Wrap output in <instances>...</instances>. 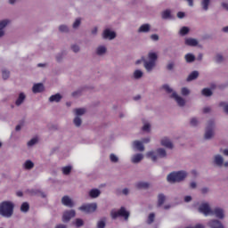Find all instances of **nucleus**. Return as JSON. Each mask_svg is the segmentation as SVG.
<instances>
[{
	"mask_svg": "<svg viewBox=\"0 0 228 228\" xmlns=\"http://www.w3.org/2000/svg\"><path fill=\"white\" fill-rule=\"evenodd\" d=\"M158 61V53L156 52H149L147 58L142 57L140 60L135 61V65H140L142 62L143 63V67L149 74L156 69V62Z\"/></svg>",
	"mask_w": 228,
	"mask_h": 228,
	"instance_id": "nucleus-1",
	"label": "nucleus"
},
{
	"mask_svg": "<svg viewBox=\"0 0 228 228\" xmlns=\"http://www.w3.org/2000/svg\"><path fill=\"white\" fill-rule=\"evenodd\" d=\"M167 150H165V148H158L155 151L152 150L146 153V158H148V159H151L153 163L158 162V159H167Z\"/></svg>",
	"mask_w": 228,
	"mask_h": 228,
	"instance_id": "nucleus-2",
	"label": "nucleus"
},
{
	"mask_svg": "<svg viewBox=\"0 0 228 228\" xmlns=\"http://www.w3.org/2000/svg\"><path fill=\"white\" fill-rule=\"evenodd\" d=\"M15 205L12 201H3L0 203V216L4 218H12Z\"/></svg>",
	"mask_w": 228,
	"mask_h": 228,
	"instance_id": "nucleus-3",
	"label": "nucleus"
},
{
	"mask_svg": "<svg viewBox=\"0 0 228 228\" xmlns=\"http://www.w3.org/2000/svg\"><path fill=\"white\" fill-rule=\"evenodd\" d=\"M188 176V173L186 171H176L172 172L167 176V183H181V181H184V178Z\"/></svg>",
	"mask_w": 228,
	"mask_h": 228,
	"instance_id": "nucleus-4",
	"label": "nucleus"
},
{
	"mask_svg": "<svg viewBox=\"0 0 228 228\" xmlns=\"http://www.w3.org/2000/svg\"><path fill=\"white\" fill-rule=\"evenodd\" d=\"M198 211L204 215V216H213V209L208 202H203L200 205Z\"/></svg>",
	"mask_w": 228,
	"mask_h": 228,
	"instance_id": "nucleus-5",
	"label": "nucleus"
},
{
	"mask_svg": "<svg viewBox=\"0 0 228 228\" xmlns=\"http://www.w3.org/2000/svg\"><path fill=\"white\" fill-rule=\"evenodd\" d=\"M78 209L83 213L90 215L91 213H95V211H97V203H86L80 206Z\"/></svg>",
	"mask_w": 228,
	"mask_h": 228,
	"instance_id": "nucleus-6",
	"label": "nucleus"
},
{
	"mask_svg": "<svg viewBox=\"0 0 228 228\" xmlns=\"http://www.w3.org/2000/svg\"><path fill=\"white\" fill-rule=\"evenodd\" d=\"M215 136V121H208L205 130V140H211Z\"/></svg>",
	"mask_w": 228,
	"mask_h": 228,
	"instance_id": "nucleus-7",
	"label": "nucleus"
},
{
	"mask_svg": "<svg viewBox=\"0 0 228 228\" xmlns=\"http://www.w3.org/2000/svg\"><path fill=\"white\" fill-rule=\"evenodd\" d=\"M110 215L112 218L115 220V218H118V216H123L125 220H127L129 218V213L124 207H122L119 210H112L110 212Z\"/></svg>",
	"mask_w": 228,
	"mask_h": 228,
	"instance_id": "nucleus-8",
	"label": "nucleus"
},
{
	"mask_svg": "<svg viewBox=\"0 0 228 228\" xmlns=\"http://www.w3.org/2000/svg\"><path fill=\"white\" fill-rule=\"evenodd\" d=\"M169 97L170 99L175 100V102H176L179 108H184L186 106V100L183 96L179 95V94L173 93Z\"/></svg>",
	"mask_w": 228,
	"mask_h": 228,
	"instance_id": "nucleus-9",
	"label": "nucleus"
},
{
	"mask_svg": "<svg viewBox=\"0 0 228 228\" xmlns=\"http://www.w3.org/2000/svg\"><path fill=\"white\" fill-rule=\"evenodd\" d=\"M103 40H115L117 38V32L111 30V28H105L102 34Z\"/></svg>",
	"mask_w": 228,
	"mask_h": 228,
	"instance_id": "nucleus-10",
	"label": "nucleus"
},
{
	"mask_svg": "<svg viewBox=\"0 0 228 228\" xmlns=\"http://www.w3.org/2000/svg\"><path fill=\"white\" fill-rule=\"evenodd\" d=\"M12 24L10 19H4L0 20V38H3L6 35V28Z\"/></svg>",
	"mask_w": 228,
	"mask_h": 228,
	"instance_id": "nucleus-11",
	"label": "nucleus"
},
{
	"mask_svg": "<svg viewBox=\"0 0 228 228\" xmlns=\"http://www.w3.org/2000/svg\"><path fill=\"white\" fill-rule=\"evenodd\" d=\"M212 216H216L219 220H224L225 218V210L224 208L216 207L212 209Z\"/></svg>",
	"mask_w": 228,
	"mask_h": 228,
	"instance_id": "nucleus-12",
	"label": "nucleus"
},
{
	"mask_svg": "<svg viewBox=\"0 0 228 228\" xmlns=\"http://www.w3.org/2000/svg\"><path fill=\"white\" fill-rule=\"evenodd\" d=\"M96 56L102 58L108 54V46L106 45H99L94 51Z\"/></svg>",
	"mask_w": 228,
	"mask_h": 228,
	"instance_id": "nucleus-13",
	"label": "nucleus"
},
{
	"mask_svg": "<svg viewBox=\"0 0 228 228\" xmlns=\"http://www.w3.org/2000/svg\"><path fill=\"white\" fill-rule=\"evenodd\" d=\"M74 216H76V210H66L62 215V222H64V224H67L68 222H70V220H72Z\"/></svg>",
	"mask_w": 228,
	"mask_h": 228,
	"instance_id": "nucleus-14",
	"label": "nucleus"
},
{
	"mask_svg": "<svg viewBox=\"0 0 228 228\" xmlns=\"http://www.w3.org/2000/svg\"><path fill=\"white\" fill-rule=\"evenodd\" d=\"M160 145L166 147V149H174V142H172V140L167 136L161 138Z\"/></svg>",
	"mask_w": 228,
	"mask_h": 228,
	"instance_id": "nucleus-15",
	"label": "nucleus"
},
{
	"mask_svg": "<svg viewBox=\"0 0 228 228\" xmlns=\"http://www.w3.org/2000/svg\"><path fill=\"white\" fill-rule=\"evenodd\" d=\"M132 147L139 152H143V151H145V146L143 145V142L140 140L134 141L132 142Z\"/></svg>",
	"mask_w": 228,
	"mask_h": 228,
	"instance_id": "nucleus-16",
	"label": "nucleus"
},
{
	"mask_svg": "<svg viewBox=\"0 0 228 228\" xmlns=\"http://www.w3.org/2000/svg\"><path fill=\"white\" fill-rule=\"evenodd\" d=\"M208 225L210 228H224L222 222H220L218 219H212L208 221Z\"/></svg>",
	"mask_w": 228,
	"mask_h": 228,
	"instance_id": "nucleus-17",
	"label": "nucleus"
},
{
	"mask_svg": "<svg viewBox=\"0 0 228 228\" xmlns=\"http://www.w3.org/2000/svg\"><path fill=\"white\" fill-rule=\"evenodd\" d=\"M88 197L90 199H99L101 197V190L97 188H93L88 191Z\"/></svg>",
	"mask_w": 228,
	"mask_h": 228,
	"instance_id": "nucleus-18",
	"label": "nucleus"
},
{
	"mask_svg": "<svg viewBox=\"0 0 228 228\" xmlns=\"http://www.w3.org/2000/svg\"><path fill=\"white\" fill-rule=\"evenodd\" d=\"M61 202L63 206H66L67 208H74L75 206L74 201L69 196L62 197Z\"/></svg>",
	"mask_w": 228,
	"mask_h": 228,
	"instance_id": "nucleus-19",
	"label": "nucleus"
},
{
	"mask_svg": "<svg viewBox=\"0 0 228 228\" xmlns=\"http://www.w3.org/2000/svg\"><path fill=\"white\" fill-rule=\"evenodd\" d=\"M142 160H143L142 153H136L131 157V163H134V165H137L138 163H140Z\"/></svg>",
	"mask_w": 228,
	"mask_h": 228,
	"instance_id": "nucleus-20",
	"label": "nucleus"
},
{
	"mask_svg": "<svg viewBox=\"0 0 228 228\" xmlns=\"http://www.w3.org/2000/svg\"><path fill=\"white\" fill-rule=\"evenodd\" d=\"M151 24L144 23L139 27L137 29V33H150L151 32Z\"/></svg>",
	"mask_w": 228,
	"mask_h": 228,
	"instance_id": "nucleus-21",
	"label": "nucleus"
},
{
	"mask_svg": "<svg viewBox=\"0 0 228 228\" xmlns=\"http://www.w3.org/2000/svg\"><path fill=\"white\" fill-rule=\"evenodd\" d=\"M214 164L216 165V167H224V157L220 154H216L214 156Z\"/></svg>",
	"mask_w": 228,
	"mask_h": 228,
	"instance_id": "nucleus-22",
	"label": "nucleus"
},
{
	"mask_svg": "<svg viewBox=\"0 0 228 228\" xmlns=\"http://www.w3.org/2000/svg\"><path fill=\"white\" fill-rule=\"evenodd\" d=\"M44 90H45V87H44V84L42 83L34 84L32 87L33 94H40L44 92Z\"/></svg>",
	"mask_w": 228,
	"mask_h": 228,
	"instance_id": "nucleus-23",
	"label": "nucleus"
},
{
	"mask_svg": "<svg viewBox=\"0 0 228 228\" xmlns=\"http://www.w3.org/2000/svg\"><path fill=\"white\" fill-rule=\"evenodd\" d=\"M24 101H26V94L20 93L18 98L15 101V104L17 106H21L22 104H24Z\"/></svg>",
	"mask_w": 228,
	"mask_h": 228,
	"instance_id": "nucleus-24",
	"label": "nucleus"
},
{
	"mask_svg": "<svg viewBox=\"0 0 228 228\" xmlns=\"http://www.w3.org/2000/svg\"><path fill=\"white\" fill-rule=\"evenodd\" d=\"M200 6L203 12H208V10H209V6H211V0H201Z\"/></svg>",
	"mask_w": 228,
	"mask_h": 228,
	"instance_id": "nucleus-25",
	"label": "nucleus"
},
{
	"mask_svg": "<svg viewBox=\"0 0 228 228\" xmlns=\"http://www.w3.org/2000/svg\"><path fill=\"white\" fill-rule=\"evenodd\" d=\"M151 186V183H149L148 182H137L135 183V188H137L138 190H147V188H149Z\"/></svg>",
	"mask_w": 228,
	"mask_h": 228,
	"instance_id": "nucleus-26",
	"label": "nucleus"
},
{
	"mask_svg": "<svg viewBox=\"0 0 228 228\" xmlns=\"http://www.w3.org/2000/svg\"><path fill=\"white\" fill-rule=\"evenodd\" d=\"M198 45H199V41H197V39L191 38V37L185 38V45L195 47Z\"/></svg>",
	"mask_w": 228,
	"mask_h": 228,
	"instance_id": "nucleus-27",
	"label": "nucleus"
},
{
	"mask_svg": "<svg viewBox=\"0 0 228 228\" xmlns=\"http://www.w3.org/2000/svg\"><path fill=\"white\" fill-rule=\"evenodd\" d=\"M184 60H185L186 63H193V61H195V60H197V57H195V54L189 53L184 55Z\"/></svg>",
	"mask_w": 228,
	"mask_h": 228,
	"instance_id": "nucleus-28",
	"label": "nucleus"
},
{
	"mask_svg": "<svg viewBox=\"0 0 228 228\" xmlns=\"http://www.w3.org/2000/svg\"><path fill=\"white\" fill-rule=\"evenodd\" d=\"M63 99V96L60 94H53L49 97V102H60Z\"/></svg>",
	"mask_w": 228,
	"mask_h": 228,
	"instance_id": "nucleus-29",
	"label": "nucleus"
},
{
	"mask_svg": "<svg viewBox=\"0 0 228 228\" xmlns=\"http://www.w3.org/2000/svg\"><path fill=\"white\" fill-rule=\"evenodd\" d=\"M143 77V70L142 69H135L133 72V78L134 79H142Z\"/></svg>",
	"mask_w": 228,
	"mask_h": 228,
	"instance_id": "nucleus-30",
	"label": "nucleus"
},
{
	"mask_svg": "<svg viewBox=\"0 0 228 228\" xmlns=\"http://www.w3.org/2000/svg\"><path fill=\"white\" fill-rule=\"evenodd\" d=\"M22 167L25 170H32V168L35 167V163H33L31 160H26Z\"/></svg>",
	"mask_w": 228,
	"mask_h": 228,
	"instance_id": "nucleus-31",
	"label": "nucleus"
},
{
	"mask_svg": "<svg viewBox=\"0 0 228 228\" xmlns=\"http://www.w3.org/2000/svg\"><path fill=\"white\" fill-rule=\"evenodd\" d=\"M162 88L165 90V92L167 94H169V95H173L174 94H177V92L174 91V89L168 84L163 85Z\"/></svg>",
	"mask_w": 228,
	"mask_h": 228,
	"instance_id": "nucleus-32",
	"label": "nucleus"
},
{
	"mask_svg": "<svg viewBox=\"0 0 228 228\" xmlns=\"http://www.w3.org/2000/svg\"><path fill=\"white\" fill-rule=\"evenodd\" d=\"M74 113L76 117H83L86 113V109L85 108H78L74 110Z\"/></svg>",
	"mask_w": 228,
	"mask_h": 228,
	"instance_id": "nucleus-33",
	"label": "nucleus"
},
{
	"mask_svg": "<svg viewBox=\"0 0 228 228\" xmlns=\"http://www.w3.org/2000/svg\"><path fill=\"white\" fill-rule=\"evenodd\" d=\"M73 225H75V227H83L85 225V221H83V219L81 218H77L72 222Z\"/></svg>",
	"mask_w": 228,
	"mask_h": 228,
	"instance_id": "nucleus-34",
	"label": "nucleus"
},
{
	"mask_svg": "<svg viewBox=\"0 0 228 228\" xmlns=\"http://www.w3.org/2000/svg\"><path fill=\"white\" fill-rule=\"evenodd\" d=\"M161 17H162V19H165V20L171 19L172 12L170 10L167 9L161 12Z\"/></svg>",
	"mask_w": 228,
	"mask_h": 228,
	"instance_id": "nucleus-35",
	"label": "nucleus"
},
{
	"mask_svg": "<svg viewBox=\"0 0 228 228\" xmlns=\"http://www.w3.org/2000/svg\"><path fill=\"white\" fill-rule=\"evenodd\" d=\"M73 124L76 126V127H81V125L83 124V119H81V117L75 116L73 119Z\"/></svg>",
	"mask_w": 228,
	"mask_h": 228,
	"instance_id": "nucleus-36",
	"label": "nucleus"
},
{
	"mask_svg": "<svg viewBox=\"0 0 228 228\" xmlns=\"http://www.w3.org/2000/svg\"><path fill=\"white\" fill-rule=\"evenodd\" d=\"M142 130L144 133H151V123H149V121H143Z\"/></svg>",
	"mask_w": 228,
	"mask_h": 228,
	"instance_id": "nucleus-37",
	"label": "nucleus"
},
{
	"mask_svg": "<svg viewBox=\"0 0 228 228\" xmlns=\"http://www.w3.org/2000/svg\"><path fill=\"white\" fill-rule=\"evenodd\" d=\"M61 172L64 175H69L72 172V166H65L61 167Z\"/></svg>",
	"mask_w": 228,
	"mask_h": 228,
	"instance_id": "nucleus-38",
	"label": "nucleus"
},
{
	"mask_svg": "<svg viewBox=\"0 0 228 228\" xmlns=\"http://www.w3.org/2000/svg\"><path fill=\"white\" fill-rule=\"evenodd\" d=\"M199 77V71H192L187 77V81H193Z\"/></svg>",
	"mask_w": 228,
	"mask_h": 228,
	"instance_id": "nucleus-39",
	"label": "nucleus"
},
{
	"mask_svg": "<svg viewBox=\"0 0 228 228\" xmlns=\"http://www.w3.org/2000/svg\"><path fill=\"white\" fill-rule=\"evenodd\" d=\"M81 22H82L81 18H77L72 24V28L75 30L79 29V26H81Z\"/></svg>",
	"mask_w": 228,
	"mask_h": 228,
	"instance_id": "nucleus-40",
	"label": "nucleus"
},
{
	"mask_svg": "<svg viewBox=\"0 0 228 228\" xmlns=\"http://www.w3.org/2000/svg\"><path fill=\"white\" fill-rule=\"evenodd\" d=\"M190 33V28L188 27H182L179 30V35L181 37H185V35H188Z\"/></svg>",
	"mask_w": 228,
	"mask_h": 228,
	"instance_id": "nucleus-41",
	"label": "nucleus"
},
{
	"mask_svg": "<svg viewBox=\"0 0 228 228\" xmlns=\"http://www.w3.org/2000/svg\"><path fill=\"white\" fill-rule=\"evenodd\" d=\"M29 211V203L23 202L20 206V212L21 213H28Z\"/></svg>",
	"mask_w": 228,
	"mask_h": 228,
	"instance_id": "nucleus-42",
	"label": "nucleus"
},
{
	"mask_svg": "<svg viewBox=\"0 0 228 228\" xmlns=\"http://www.w3.org/2000/svg\"><path fill=\"white\" fill-rule=\"evenodd\" d=\"M165 200H167V198L163 194H159L158 196V206L161 207L163 204H165Z\"/></svg>",
	"mask_w": 228,
	"mask_h": 228,
	"instance_id": "nucleus-43",
	"label": "nucleus"
},
{
	"mask_svg": "<svg viewBox=\"0 0 228 228\" xmlns=\"http://www.w3.org/2000/svg\"><path fill=\"white\" fill-rule=\"evenodd\" d=\"M202 95H204L205 97H211V95H213V91H211V89L209 88H204L201 91Z\"/></svg>",
	"mask_w": 228,
	"mask_h": 228,
	"instance_id": "nucleus-44",
	"label": "nucleus"
},
{
	"mask_svg": "<svg viewBox=\"0 0 228 228\" xmlns=\"http://www.w3.org/2000/svg\"><path fill=\"white\" fill-rule=\"evenodd\" d=\"M59 31L61 33H69V31H70V28H69L68 25L62 24L59 26Z\"/></svg>",
	"mask_w": 228,
	"mask_h": 228,
	"instance_id": "nucleus-45",
	"label": "nucleus"
},
{
	"mask_svg": "<svg viewBox=\"0 0 228 228\" xmlns=\"http://www.w3.org/2000/svg\"><path fill=\"white\" fill-rule=\"evenodd\" d=\"M220 108H223V111L228 115V102H221L219 103Z\"/></svg>",
	"mask_w": 228,
	"mask_h": 228,
	"instance_id": "nucleus-46",
	"label": "nucleus"
},
{
	"mask_svg": "<svg viewBox=\"0 0 228 228\" xmlns=\"http://www.w3.org/2000/svg\"><path fill=\"white\" fill-rule=\"evenodd\" d=\"M199 124H200V122L199 121V118H191L190 119V125L192 126V127H197V126H199Z\"/></svg>",
	"mask_w": 228,
	"mask_h": 228,
	"instance_id": "nucleus-47",
	"label": "nucleus"
},
{
	"mask_svg": "<svg viewBox=\"0 0 228 228\" xmlns=\"http://www.w3.org/2000/svg\"><path fill=\"white\" fill-rule=\"evenodd\" d=\"M110 160L111 163H118V161H120V159H118V156L115 155L114 153H111L110 155Z\"/></svg>",
	"mask_w": 228,
	"mask_h": 228,
	"instance_id": "nucleus-48",
	"label": "nucleus"
},
{
	"mask_svg": "<svg viewBox=\"0 0 228 228\" xmlns=\"http://www.w3.org/2000/svg\"><path fill=\"white\" fill-rule=\"evenodd\" d=\"M37 143H38V138L34 137L28 142L27 145L28 147H33L34 145H37Z\"/></svg>",
	"mask_w": 228,
	"mask_h": 228,
	"instance_id": "nucleus-49",
	"label": "nucleus"
},
{
	"mask_svg": "<svg viewBox=\"0 0 228 228\" xmlns=\"http://www.w3.org/2000/svg\"><path fill=\"white\" fill-rule=\"evenodd\" d=\"M191 94V91L188 87H183L181 89V94L183 95V97H186L187 95H190Z\"/></svg>",
	"mask_w": 228,
	"mask_h": 228,
	"instance_id": "nucleus-50",
	"label": "nucleus"
},
{
	"mask_svg": "<svg viewBox=\"0 0 228 228\" xmlns=\"http://www.w3.org/2000/svg\"><path fill=\"white\" fill-rule=\"evenodd\" d=\"M215 61L216 63H222V61H224V55H222V53H217L215 56Z\"/></svg>",
	"mask_w": 228,
	"mask_h": 228,
	"instance_id": "nucleus-51",
	"label": "nucleus"
},
{
	"mask_svg": "<svg viewBox=\"0 0 228 228\" xmlns=\"http://www.w3.org/2000/svg\"><path fill=\"white\" fill-rule=\"evenodd\" d=\"M2 77L3 79H8V77H10V71H8V69H3Z\"/></svg>",
	"mask_w": 228,
	"mask_h": 228,
	"instance_id": "nucleus-52",
	"label": "nucleus"
},
{
	"mask_svg": "<svg viewBox=\"0 0 228 228\" xmlns=\"http://www.w3.org/2000/svg\"><path fill=\"white\" fill-rule=\"evenodd\" d=\"M71 51L73 53H79V51H81V48L77 45H71Z\"/></svg>",
	"mask_w": 228,
	"mask_h": 228,
	"instance_id": "nucleus-53",
	"label": "nucleus"
},
{
	"mask_svg": "<svg viewBox=\"0 0 228 228\" xmlns=\"http://www.w3.org/2000/svg\"><path fill=\"white\" fill-rule=\"evenodd\" d=\"M155 215H154V213H151V214H150L149 215V216H148V224H152V222H154V218H155Z\"/></svg>",
	"mask_w": 228,
	"mask_h": 228,
	"instance_id": "nucleus-54",
	"label": "nucleus"
},
{
	"mask_svg": "<svg viewBox=\"0 0 228 228\" xmlns=\"http://www.w3.org/2000/svg\"><path fill=\"white\" fill-rule=\"evenodd\" d=\"M97 227L98 228H104V227H106V222H104L102 220L98 221Z\"/></svg>",
	"mask_w": 228,
	"mask_h": 228,
	"instance_id": "nucleus-55",
	"label": "nucleus"
},
{
	"mask_svg": "<svg viewBox=\"0 0 228 228\" xmlns=\"http://www.w3.org/2000/svg\"><path fill=\"white\" fill-rule=\"evenodd\" d=\"M64 57H65V54L63 53H58L56 55V61H61V60H63Z\"/></svg>",
	"mask_w": 228,
	"mask_h": 228,
	"instance_id": "nucleus-56",
	"label": "nucleus"
},
{
	"mask_svg": "<svg viewBox=\"0 0 228 228\" xmlns=\"http://www.w3.org/2000/svg\"><path fill=\"white\" fill-rule=\"evenodd\" d=\"M176 16L178 19H184V17H186V13L183 12H178Z\"/></svg>",
	"mask_w": 228,
	"mask_h": 228,
	"instance_id": "nucleus-57",
	"label": "nucleus"
},
{
	"mask_svg": "<svg viewBox=\"0 0 228 228\" xmlns=\"http://www.w3.org/2000/svg\"><path fill=\"white\" fill-rule=\"evenodd\" d=\"M98 31H99V28L97 27H94L92 28L91 33H92V35H94V37H95V35H97Z\"/></svg>",
	"mask_w": 228,
	"mask_h": 228,
	"instance_id": "nucleus-58",
	"label": "nucleus"
},
{
	"mask_svg": "<svg viewBox=\"0 0 228 228\" xmlns=\"http://www.w3.org/2000/svg\"><path fill=\"white\" fill-rule=\"evenodd\" d=\"M151 40L158 42V40H159V36H158L157 34H153L151 36Z\"/></svg>",
	"mask_w": 228,
	"mask_h": 228,
	"instance_id": "nucleus-59",
	"label": "nucleus"
},
{
	"mask_svg": "<svg viewBox=\"0 0 228 228\" xmlns=\"http://www.w3.org/2000/svg\"><path fill=\"white\" fill-rule=\"evenodd\" d=\"M143 143H151V137H145L141 141Z\"/></svg>",
	"mask_w": 228,
	"mask_h": 228,
	"instance_id": "nucleus-60",
	"label": "nucleus"
},
{
	"mask_svg": "<svg viewBox=\"0 0 228 228\" xmlns=\"http://www.w3.org/2000/svg\"><path fill=\"white\" fill-rule=\"evenodd\" d=\"M186 228H206L204 224H198L195 226H188Z\"/></svg>",
	"mask_w": 228,
	"mask_h": 228,
	"instance_id": "nucleus-61",
	"label": "nucleus"
},
{
	"mask_svg": "<svg viewBox=\"0 0 228 228\" xmlns=\"http://www.w3.org/2000/svg\"><path fill=\"white\" fill-rule=\"evenodd\" d=\"M222 8H224V10H226V12H228V3L227 2H223L221 4Z\"/></svg>",
	"mask_w": 228,
	"mask_h": 228,
	"instance_id": "nucleus-62",
	"label": "nucleus"
},
{
	"mask_svg": "<svg viewBox=\"0 0 228 228\" xmlns=\"http://www.w3.org/2000/svg\"><path fill=\"white\" fill-rule=\"evenodd\" d=\"M211 111V107H204L203 108V113H209Z\"/></svg>",
	"mask_w": 228,
	"mask_h": 228,
	"instance_id": "nucleus-63",
	"label": "nucleus"
},
{
	"mask_svg": "<svg viewBox=\"0 0 228 228\" xmlns=\"http://www.w3.org/2000/svg\"><path fill=\"white\" fill-rule=\"evenodd\" d=\"M54 228H67V225H65L63 224H59Z\"/></svg>",
	"mask_w": 228,
	"mask_h": 228,
	"instance_id": "nucleus-64",
	"label": "nucleus"
}]
</instances>
